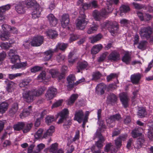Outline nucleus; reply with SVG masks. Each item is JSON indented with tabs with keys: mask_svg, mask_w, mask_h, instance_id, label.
Returning a JSON list of instances; mask_svg holds the SVG:
<instances>
[{
	"mask_svg": "<svg viewBox=\"0 0 153 153\" xmlns=\"http://www.w3.org/2000/svg\"><path fill=\"white\" fill-rule=\"evenodd\" d=\"M112 1L115 4L119 2V0H108L106 3L108 5L107 9H102L100 12L95 10L93 12V15L95 20L99 21L102 17L112 12L113 9V7L111 6Z\"/></svg>",
	"mask_w": 153,
	"mask_h": 153,
	"instance_id": "obj_1",
	"label": "nucleus"
},
{
	"mask_svg": "<svg viewBox=\"0 0 153 153\" xmlns=\"http://www.w3.org/2000/svg\"><path fill=\"white\" fill-rule=\"evenodd\" d=\"M45 90V87L39 88L36 90L33 89L31 90L24 92L22 93V97L24 100L27 102H32L35 97L39 96L41 95Z\"/></svg>",
	"mask_w": 153,
	"mask_h": 153,
	"instance_id": "obj_2",
	"label": "nucleus"
},
{
	"mask_svg": "<svg viewBox=\"0 0 153 153\" xmlns=\"http://www.w3.org/2000/svg\"><path fill=\"white\" fill-rule=\"evenodd\" d=\"M68 46L67 44L64 43H59L56 46V48L53 49H50L45 53V59L46 60H48L51 57L53 54L55 52L58 51L59 49L61 51H64Z\"/></svg>",
	"mask_w": 153,
	"mask_h": 153,
	"instance_id": "obj_3",
	"label": "nucleus"
},
{
	"mask_svg": "<svg viewBox=\"0 0 153 153\" xmlns=\"http://www.w3.org/2000/svg\"><path fill=\"white\" fill-rule=\"evenodd\" d=\"M153 33V28L150 26L141 28L140 30L139 34L143 38L148 39L150 38Z\"/></svg>",
	"mask_w": 153,
	"mask_h": 153,
	"instance_id": "obj_4",
	"label": "nucleus"
},
{
	"mask_svg": "<svg viewBox=\"0 0 153 153\" xmlns=\"http://www.w3.org/2000/svg\"><path fill=\"white\" fill-rule=\"evenodd\" d=\"M79 13L80 14L82 15V19H79L77 20L76 26L78 29L83 30L85 28L88 22L85 19V16L84 15V11H80Z\"/></svg>",
	"mask_w": 153,
	"mask_h": 153,
	"instance_id": "obj_5",
	"label": "nucleus"
},
{
	"mask_svg": "<svg viewBox=\"0 0 153 153\" xmlns=\"http://www.w3.org/2000/svg\"><path fill=\"white\" fill-rule=\"evenodd\" d=\"M11 27L7 25H2V28L4 32L2 33L0 31V38L3 41H6L9 39L10 36L9 32L7 31L8 29H10Z\"/></svg>",
	"mask_w": 153,
	"mask_h": 153,
	"instance_id": "obj_6",
	"label": "nucleus"
},
{
	"mask_svg": "<svg viewBox=\"0 0 153 153\" xmlns=\"http://www.w3.org/2000/svg\"><path fill=\"white\" fill-rule=\"evenodd\" d=\"M44 40V38L42 36H34L30 42V45L33 46H39L43 43Z\"/></svg>",
	"mask_w": 153,
	"mask_h": 153,
	"instance_id": "obj_7",
	"label": "nucleus"
},
{
	"mask_svg": "<svg viewBox=\"0 0 153 153\" xmlns=\"http://www.w3.org/2000/svg\"><path fill=\"white\" fill-rule=\"evenodd\" d=\"M121 119L120 115L119 114H116L115 115L111 116L109 117L107 119L106 122L109 127H112L114 124V122L115 120H119Z\"/></svg>",
	"mask_w": 153,
	"mask_h": 153,
	"instance_id": "obj_8",
	"label": "nucleus"
},
{
	"mask_svg": "<svg viewBox=\"0 0 153 153\" xmlns=\"http://www.w3.org/2000/svg\"><path fill=\"white\" fill-rule=\"evenodd\" d=\"M56 93V88L52 87H50L45 94L46 98L47 100H50L54 97Z\"/></svg>",
	"mask_w": 153,
	"mask_h": 153,
	"instance_id": "obj_9",
	"label": "nucleus"
},
{
	"mask_svg": "<svg viewBox=\"0 0 153 153\" xmlns=\"http://www.w3.org/2000/svg\"><path fill=\"white\" fill-rule=\"evenodd\" d=\"M17 51L15 50L11 49L9 53V56L12 63H15L17 61L19 60V56L17 54Z\"/></svg>",
	"mask_w": 153,
	"mask_h": 153,
	"instance_id": "obj_10",
	"label": "nucleus"
},
{
	"mask_svg": "<svg viewBox=\"0 0 153 153\" xmlns=\"http://www.w3.org/2000/svg\"><path fill=\"white\" fill-rule=\"evenodd\" d=\"M61 22L62 26L63 28H69V16L68 14H63L62 16Z\"/></svg>",
	"mask_w": 153,
	"mask_h": 153,
	"instance_id": "obj_11",
	"label": "nucleus"
},
{
	"mask_svg": "<svg viewBox=\"0 0 153 153\" xmlns=\"http://www.w3.org/2000/svg\"><path fill=\"white\" fill-rule=\"evenodd\" d=\"M108 59L112 61H117L120 59V55L116 51L112 52L108 56Z\"/></svg>",
	"mask_w": 153,
	"mask_h": 153,
	"instance_id": "obj_12",
	"label": "nucleus"
},
{
	"mask_svg": "<svg viewBox=\"0 0 153 153\" xmlns=\"http://www.w3.org/2000/svg\"><path fill=\"white\" fill-rule=\"evenodd\" d=\"M127 137V134L123 135L118 137L115 140V144L117 148H120L122 146V141H125Z\"/></svg>",
	"mask_w": 153,
	"mask_h": 153,
	"instance_id": "obj_13",
	"label": "nucleus"
},
{
	"mask_svg": "<svg viewBox=\"0 0 153 153\" xmlns=\"http://www.w3.org/2000/svg\"><path fill=\"white\" fill-rule=\"evenodd\" d=\"M84 113L82 110H79L76 111L74 120L80 123L84 119Z\"/></svg>",
	"mask_w": 153,
	"mask_h": 153,
	"instance_id": "obj_14",
	"label": "nucleus"
},
{
	"mask_svg": "<svg viewBox=\"0 0 153 153\" xmlns=\"http://www.w3.org/2000/svg\"><path fill=\"white\" fill-rule=\"evenodd\" d=\"M15 8L16 10L19 14H23L25 12L24 3L22 2H19L16 4Z\"/></svg>",
	"mask_w": 153,
	"mask_h": 153,
	"instance_id": "obj_15",
	"label": "nucleus"
},
{
	"mask_svg": "<svg viewBox=\"0 0 153 153\" xmlns=\"http://www.w3.org/2000/svg\"><path fill=\"white\" fill-rule=\"evenodd\" d=\"M105 88L106 86L104 84L100 83L96 87V92L97 94L102 95L104 94Z\"/></svg>",
	"mask_w": 153,
	"mask_h": 153,
	"instance_id": "obj_16",
	"label": "nucleus"
},
{
	"mask_svg": "<svg viewBox=\"0 0 153 153\" xmlns=\"http://www.w3.org/2000/svg\"><path fill=\"white\" fill-rule=\"evenodd\" d=\"M4 82L7 83L6 90L8 92H11L14 91L16 87V84L13 82L7 80Z\"/></svg>",
	"mask_w": 153,
	"mask_h": 153,
	"instance_id": "obj_17",
	"label": "nucleus"
},
{
	"mask_svg": "<svg viewBox=\"0 0 153 153\" xmlns=\"http://www.w3.org/2000/svg\"><path fill=\"white\" fill-rule=\"evenodd\" d=\"M120 98L124 107H127L128 106V99L126 94L124 93H121L120 95Z\"/></svg>",
	"mask_w": 153,
	"mask_h": 153,
	"instance_id": "obj_18",
	"label": "nucleus"
},
{
	"mask_svg": "<svg viewBox=\"0 0 153 153\" xmlns=\"http://www.w3.org/2000/svg\"><path fill=\"white\" fill-rule=\"evenodd\" d=\"M47 18L51 26H55L57 24L58 20L53 14L51 13L49 14Z\"/></svg>",
	"mask_w": 153,
	"mask_h": 153,
	"instance_id": "obj_19",
	"label": "nucleus"
},
{
	"mask_svg": "<svg viewBox=\"0 0 153 153\" xmlns=\"http://www.w3.org/2000/svg\"><path fill=\"white\" fill-rule=\"evenodd\" d=\"M141 78V75L139 73L132 74L131 76V80L134 84H138Z\"/></svg>",
	"mask_w": 153,
	"mask_h": 153,
	"instance_id": "obj_20",
	"label": "nucleus"
},
{
	"mask_svg": "<svg viewBox=\"0 0 153 153\" xmlns=\"http://www.w3.org/2000/svg\"><path fill=\"white\" fill-rule=\"evenodd\" d=\"M36 7L32 13V17L33 19L39 17L42 11V8L38 4L36 5Z\"/></svg>",
	"mask_w": 153,
	"mask_h": 153,
	"instance_id": "obj_21",
	"label": "nucleus"
},
{
	"mask_svg": "<svg viewBox=\"0 0 153 153\" xmlns=\"http://www.w3.org/2000/svg\"><path fill=\"white\" fill-rule=\"evenodd\" d=\"M68 114V110L67 108L63 109L59 114L60 118L59 120L58 123H62L63 121L66 118L67 115Z\"/></svg>",
	"mask_w": 153,
	"mask_h": 153,
	"instance_id": "obj_22",
	"label": "nucleus"
},
{
	"mask_svg": "<svg viewBox=\"0 0 153 153\" xmlns=\"http://www.w3.org/2000/svg\"><path fill=\"white\" fill-rule=\"evenodd\" d=\"M98 27V25L97 23L93 22L88 29L87 31V33L88 34H91L94 33L97 30Z\"/></svg>",
	"mask_w": 153,
	"mask_h": 153,
	"instance_id": "obj_23",
	"label": "nucleus"
},
{
	"mask_svg": "<svg viewBox=\"0 0 153 153\" xmlns=\"http://www.w3.org/2000/svg\"><path fill=\"white\" fill-rule=\"evenodd\" d=\"M67 80L68 83V87L70 88H73L75 84V83H74L75 80V76L73 74L69 75L67 78Z\"/></svg>",
	"mask_w": 153,
	"mask_h": 153,
	"instance_id": "obj_24",
	"label": "nucleus"
},
{
	"mask_svg": "<svg viewBox=\"0 0 153 153\" xmlns=\"http://www.w3.org/2000/svg\"><path fill=\"white\" fill-rule=\"evenodd\" d=\"M88 66L87 62L85 61L79 62L77 64L76 68L78 70L77 72L79 73L80 70L86 68Z\"/></svg>",
	"mask_w": 153,
	"mask_h": 153,
	"instance_id": "obj_25",
	"label": "nucleus"
},
{
	"mask_svg": "<svg viewBox=\"0 0 153 153\" xmlns=\"http://www.w3.org/2000/svg\"><path fill=\"white\" fill-rule=\"evenodd\" d=\"M122 60L126 64H129L131 60V54L128 52H126L123 57Z\"/></svg>",
	"mask_w": 153,
	"mask_h": 153,
	"instance_id": "obj_26",
	"label": "nucleus"
},
{
	"mask_svg": "<svg viewBox=\"0 0 153 153\" xmlns=\"http://www.w3.org/2000/svg\"><path fill=\"white\" fill-rule=\"evenodd\" d=\"M97 7V1H93L91 3L88 4L85 3L83 5V8L84 10L91 8L92 7L96 8Z\"/></svg>",
	"mask_w": 153,
	"mask_h": 153,
	"instance_id": "obj_27",
	"label": "nucleus"
},
{
	"mask_svg": "<svg viewBox=\"0 0 153 153\" xmlns=\"http://www.w3.org/2000/svg\"><path fill=\"white\" fill-rule=\"evenodd\" d=\"M32 106H29L27 108L24 109L22 112L20 114V116L21 118L25 117L28 116L30 113L31 111Z\"/></svg>",
	"mask_w": 153,
	"mask_h": 153,
	"instance_id": "obj_28",
	"label": "nucleus"
},
{
	"mask_svg": "<svg viewBox=\"0 0 153 153\" xmlns=\"http://www.w3.org/2000/svg\"><path fill=\"white\" fill-rule=\"evenodd\" d=\"M77 59V57L75 56V53L73 51H71L68 56V61L71 64H73L74 63Z\"/></svg>",
	"mask_w": 153,
	"mask_h": 153,
	"instance_id": "obj_29",
	"label": "nucleus"
},
{
	"mask_svg": "<svg viewBox=\"0 0 153 153\" xmlns=\"http://www.w3.org/2000/svg\"><path fill=\"white\" fill-rule=\"evenodd\" d=\"M102 48V46L100 44L96 45L93 46L91 50L92 54H96Z\"/></svg>",
	"mask_w": 153,
	"mask_h": 153,
	"instance_id": "obj_30",
	"label": "nucleus"
},
{
	"mask_svg": "<svg viewBox=\"0 0 153 153\" xmlns=\"http://www.w3.org/2000/svg\"><path fill=\"white\" fill-rule=\"evenodd\" d=\"M33 124L32 123H27L25 122V125L23 127L22 131L23 133H27L29 132L31 129Z\"/></svg>",
	"mask_w": 153,
	"mask_h": 153,
	"instance_id": "obj_31",
	"label": "nucleus"
},
{
	"mask_svg": "<svg viewBox=\"0 0 153 153\" xmlns=\"http://www.w3.org/2000/svg\"><path fill=\"white\" fill-rule=\"evenodd\" d=\"M25 125V122H18L13 126L14 130L17 131H19L23 130Z\"/></svg>",
	"mask_w": 153,
	"mask_h": 153,
	"instance_id": "obj_32",
	"label": "nucleus"
},
{
	"mask_svg": "<svg viewBox=\"0 0 153 153\" xmlns=\"http://www.w3.org/2000/svg\"><path fill=\"white\" fill-rule=\"evenodd\" d=\"M8 104L7 102H4L0 104V113L1 114L4 113L7 110Z\"/></svg>",
	"mask_w": 153,
	"mask_h": 153,
	"instance_id": "obj_33",
	"label": "nucleus"
},
{
	"mask_svg": "<svg viewBox=\"0 0 153 153\" xmlns=\"http://www.w3.org/2000/svg\"><path fill=\"white\" fill-rule=\"evenodd\" d=\"M27 65V63L26 62H21L19 63H17L14 65L11 66V68L12 69L14 68L19 69L25 68Z\"/></svg>",
	"mask_w": 153,
	"mask_h": 153,
	"instance_id": "obj_34",
	"label": "nucleus"
},
{
	"mask_svg": "<svg viewBox=\"0 0 153 153\" xmlns=\"http://www.w3.org/2000/svg\"><path fill=\"white\" fill-rule=\"evenodd\" d=\"M78 97V95L76 94H72L67 100V104L68 105H72Z\"/></svg>",
	"mask_w": 153,
	"mask_h": 153,
	"instance_id": "obj_35",
	"label": "nucleus"
},
{
	"mask_svg": "<svg viewBox=\"0 0 153 153\" xmlns=\"http://www.w3.org/2000/svg\"><path fill=\"white\" fill-rule=\"evenodd\" d=\"M118 28V26L117 25H111L109 28L108 30L111 35L113 36H114L115 35V34L117 32Z\"/></svg>",
	"mask_w": 153,
	"mask_h": 153,
	"instance_id": "obj_36",
	"label": "nucleus"
},
{
	"mask_svg": "<svg viewBox=\"0 0 153 153\" xmlns=\"http://www.w3.org/2000/svg\"><path fill=\"white\" fill-rule=\"evenodd\" d=\"M102 37V35L100 34H98L95 36H92L90 38L91 42L94 43L99 41Z\"/></svg>",
	"mask_w": 153,
	"mask_h": 153,
	"instance_id": "obj_37",
	"label": "nucleus"
},
{
	"mask_svg": "<svg viewBox=\"0 0 153 153\" xmlns=\"http://www.w3.org/2000/svg\"><path fill=\"white\" fill-rule=\"evenodd\" d=\"M46 34L48 36L51 38L56 37L58 35L55 31L52 30H48L46 32Z\"/></svg>",
	"mask_w": 153,
	"mask_h": 153,
	"instance_id": "obj_38",
	"label": "nucleus"
},
{
	"mask_svg": "<svg viewBox=\"0 0 153 153\" xmlns=\"http://www.w3.org/2000/svg\"><path fill=\"white\" fill-rule=\"evenodd\" d=\"M108 100L111 104L115 103L117 100L116 96L114 94H110L107 98Z\"/></svg>",
	"mask_w": 153,
	"mask_h": 153,
	"instance_id": "obj_39",
	"label": "nucleus"
},
{
	"mask_svg": "<svg viewBox=\"0 0 153 153\" xmlns=\"http://www.w3.org/2000/svg\"><path fill=\"white\" fill-rule=\"evenodd\" d=\"M54 130V127L53 126H51L47 130L43 136L45 138H46L48 136L51 135Z\"/></svg>",
	"mask_w": 153,
	"mask_h": 153,
	"instance_id": "obj_40",
	"label": "nucleus"
},
{
	"mask_svg": "<svg viewBox=\"0 0 153 153\" xmlns=\"http://www.w3.org/2000/svg\"><path fill=\"white\" fill-rule=\"evenodd\" d=\"M53 78L57 77L59 79V76H60V73L58 71L55 69H51L50 70L49 72Z\"/></svg>",
	"mask_w": 153,
	"mask_h": 153,
	"instance_id": "obj_41",
	"label": "nucleus"
},
{
	"mask_svg": "<svg viewBox=\"0 0 153 153\" xmlns=\"http://www.w3.org/2000/svg\"><path fill=\"white\" fill-rule=\"evenodd\" d=\"M144 142V137L141 135L140 137L137 140V143L136 145H137V147L140 148L142 146V145Z\"/></svg>",
	"mask_w": 153,
	"mask_h": 153,
	"instance_id": "obj_42",
	"label": "nucleus"
},
{
	"mask_svg": "<svg viewBox=\"0 0 153 153\" xmlns=\"http://www.w3.org/2000/svg\"><path fill=\"white\" fill-rule=\"evenodd\" d=\"M105 139L104 137L100 135L99 140L96 143L97 147L98 148H101L102 147L103 143Z\"/></svg>",
	"mask_w": 153,
	"mask_h": 153,
	"instance_id": "obj_43",
	"label": "nucleus"
},
{
	"mask_svg": "<svg viewBox=\"0 0 153 153\" xmlns=\"http://www.w3.org/2000/svg\"><path fill=\"white\" fill-rule=\"evenodd\" d=\"M8 77L10 79H13L16 77L20 76L23 75H25L24 73H18L14 74H8Z\"/></svg>",
	"mask_w": 153,
	"mask_h": 153,
	"instance_id": "obj_44",
	"label": "nucleus"
},
{
	"mask_svg": "<svg viewBox=\"0 0 153 153\" xmlns=\"http://www.w3.org/2000/svg\"><path fill=\"white\" fill-rule=\"evenodd\" d=\"M10 4H8L5 5L0 7V12L4 13L5 12L9 10L11 7Z\"/></svg>",
	"mask_w": 153,
	"mask_h": 153,
	"instance_id": "obj_45",
	"label": "nucleus"
},
{
	"mask_svg": "<svg viewBox=\"0 0 153 153\" xmlns=\"http://www.w3.org/2000/svg\"><path fill=\"white\" fill-rule=\"evenodd\" d=\"M147 112L144 108L139 109L137 113V115L140 118L144 117L147 115Z\"/></svg>",
	"mask_w": 153,
	"mask_h": 153,
	"instance_id": "obj_46",
	"label": "nucleus"
},
{
	"mask_svg": "<svg viewBox=\"0 0 153 153\" xmlns=\"http://www.w3.org/2000/svg\"><path fill=\"white\" fill-rule=\"evenodd\" d=\"M29 82L30 81L28 79H22L20 81L19 85L20 87H24L27 86Z\"/></svg>",
	"mask_w": 153,
	"mask_h": 153,
	"instance_id": "obj_47",
	"label": "nucleus"
},
{
	"mask_svg": "<svg viewBox=\"0 0 153 153\" xmlns=\"http://www.w3.org/2000/svg\"><path fill=\"white\" fill-rule=\"evenodd\" d=\"M129 10V8L128 6L125 5L122 6L120 8V15L122 16L123 15V13L127 12Z\"/></svg>",
	"mask_w": 153,
	"mask_h": 153,
	"instance_id": "obj_48",
	"label": "nucleus"
},
{
	"mask_svg": "<svg viewBox=\"0 0 153 153\" xmlns=\"http://www.w3.org/2000/svg\"><path fill=\"white\" fill-rule=\"evenodd\" d=\"M148 131V137L150 140L153 138V125L149 126Z\"/></svg>",
	"mask_w": 153,
	"mask_h": 153,
	"instance_id": "obj_49",
	"label": "nucleus"
},
{
	"mask_svg": "<svg viewBox=\"0 0 153 153\" xmlns=\"http://www.w3.org/2000/svg\"><path fill=\"white\" fill-rule=\"evenodd\" d=\"M68 69V67L66 66H62L61 70L62 72V73H60V76H59V80H61L64 77V74Z\"/></svg>",
	"mask_w": 153,
	"mask_h": 153,
	"instance_id": "obj_50",
	"label": "nucleus"
},
{
	"mask_svg": "<svg viewBox=\"0 0 153 153\" xmlns=\"http://www.w3.org/2000/svg\"><path fill=\"white\" fill-rule=\"evenodd\" d=\"M58 149V144L55 143L53 144L50 146V151L53 153H56V151Z\"/></svg>",
	"mask_w": 153,
	"mask_h": 153,
	"instance_id": "obj_51",
	"label": "nucleus"
},
{
	"mask_svg": "<svg viewBox=\"0 0 153 153\" xmlns=\"http://www.w3.org/2000/svg\"><path fill=\"white\" fill-rule=\"evenodd\" d=\"M45 147V145L43 143H40L37 146V149L34 150L33 153H39L40 151Z\"/></svg>",
	"mask_w": 153,
	"mask_h": 153,
	"instance_id": "obj_52",
	"label": "nucleus"
},
{
	"mask_svg": "<svg viewBox=\"0 0 153 153\" xmlns=\"http://www.w3.org/2000/svg\"><path fill=\"white\" fill-rule=\"evenodd\" d=\"M141 135V133H140L138 129H135L132 130L131 132V135L134 138H136L137 137L140 136Z\"/></svg>",
	"mask_w": 153,
	"mask_h": 153,
	"instance_id": "obj_53",
	"label": "nucleus"
},
{
	"mask_svg": "<svg viewBox=\"0 0 153 153\" xmlns=\"http://www.w3.org/2000/svg\"><path fill=\"white\" fill-rule=\"evenodd\" d=\"M43 131V129L42 128L39 129L34 135L35 138L36 139H38L42 137Z\"/></svg>",
	"mask_w": 153,
	"mask_h": 153,
	"instance_id": "obj_54",
	"label": "nucleus"
},
{
	"mask_svg": "<svg viewBox=\"0 0 153 153\" xmlns=\"http://www.w3.org/2000/svg\"><path fill=\"white\" fill-rule=\"evenodd\" d=\"M45 121L48 125L50 124L55 120V118L54 117L51 116H48L46 118Z\"/></svg>",
	"mask_w": 153,
	"mask_h": 153,
	"instance_id": "obj_55",
	"label": "nucleus"
},
{
	"mask_svg": "<svg viewBox=\"0 0 153 153\" xmlns=\"http://www.w3.org/2000/svg\"><path fill=\"white\" fill-rule=\"evenodd\" d=\"M147 43L146 41H141L139 43L138 48L140 49L144 50L145 49Z\"/></svg>",
	"mask_w": 153,
	"mask_h": 153,
	"instance_id": "obj_56",
	"label": "nucleus"
},
{
	"mask_svg": "<svg viewBox=\"0 0 153 153\" xmlns=\"http://www.w3.org/2000/svg\"><path fill=\"white\" fill-rule=\"evenodd\" d=\"M11 45V43L8 42H3L1 43L0 46L3 49H6L10 48Z\"/></svg>",
	"mask_w": 153,
	"mask_h": 153,
	"instance_id": "obj_57",
	"label": "nucleus"
},
{
	"mask_svg": "<svg viewBox=\"0 0 153 153\" xmlns=\"http://www.w3.org/2000/svg\"><path fill=\"white\" fill-rule=\"evenodd\" d=\"M46 73L45 71H42L38 76V79L39 81L41 82L45 78Z\"/></svg>",
	"mask_w": 153,
	"mask_h": 153,
	"instance_id": "obj_58",
	"label": "nucleus"
},
{
	"mask_svg": "<svg viewBox=\"0 0 153 153\" xmlns=\"http://www.w3.org/2000/svg\"><path fill=\"white\" fill-rule=\"evenodd\" d=\"M101 76V74L98 72L94 73L92 75V79L94 80H97L99 79Z\"/></svg>",
	"mask_w": 153,
	"mask_h": 153,
	"instance_id": "obj_59",
	"label": "nucleus"
},
{
	"mask_svg": "<svg viewBox=\"0 0 153 153\" xmlns=\"http://www.w3.org/2000/svg\"><path fill=\"white\" fill-rule=\"evenodd\" d=\"M18 109L17 103H15L12 105V108L10 109V111L11 113L14 114L17 111Z\"/></svg>",
	"mask_w": 153,
	"mask_h": 153,
	"instance_id": "obj_60",
	"label": "nucleus"
},
{
	"mask_svg": "<svg viewBox=\"0 0 153 153\" xmlns=\"http://www.w3.org/2000/svg\"><path fill=\"white\" fill-rule=\"evenodd\" d=\"M79 37V36L74 34H71L69 39V42L71 43L73 41L77 39Z\"/></svg>",
	"mask_w": 153,
	"mask_h": 153,
	"instance_id": "obj_61",
	"label": "nucleus"
},
{
	"mask_svg": "<svg viewBox=\"0 0 153 153\" xmlns=\"http://www.w3.org/2000/svg\"><path fill=\"white\" fill-rule=\"evenodd\" d=\"M36 3V0H27L26 2V4L30 7L35 5Z\"/></svg>",
	"mask_w": 153,
	"mask_h": 153,
	"instance_id": "obj_62",
	"label": "nucleus"
},
{
	"mask_svg": "<svg viewBox=\"0 0 153 153\" xmlns=\"http://www.w3.org/2000/svg\"><path fill=\"white\" fill-rule=\"evenodd\" d=\"M42 69V68L39 66H35L30 69L31 72L35 73L39 71H40Z\"/></svg>",
	"mask_w": 153,
	"mask_h": 153,
	"instance_id": "obj_63",
	"label": "nucleus"
},
{
	"mask_svg": "<svg viewBox=\"0 0 153 153\" xmlns=\"http://www.w3.org/2000/svg\"><path fill=\"white\" fill-rule=\"evenodd\" d=\"M112 25V23L109 21H107L103 22L102 26L103 27L108 28V29Z\"/></svg>",
	"mask_w": 153,
	"mask_h": 153,
	"instance_id": "obj_64",
	"label": "nucleus"
}]
</instances>
